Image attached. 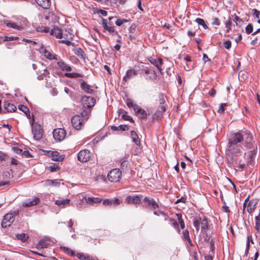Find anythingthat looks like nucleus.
Returning <instances> with one entry per match:
<instances>
[{"instance_id":"nucleus-8","label":"nucleus","mask_w":260,"mask_h":260,"mask_svg":"<svg viewBox=\"0 0 260 260\" xmlns=\"http://www.w3.org/2000/svg\"><path fill=\"white\" fill-rule=\"evenodd\" d=\"M142 72H144L147 76V79L150 80H154L157 78L156 74L153 69V68L151 67H145L142 70Z\"/></svg>"},{"instance_id":"nucleus-35","label":"nucleus","mask_w":260,"mask_h":260,"mask_svg":"<svg viewBox=\"0 0 260 260\" xmlns=\"http://www.w3.org/2000/svg\"><path fill=\"white\" fill-rule=\"evenodd\" d=\"M170 221V223L176 229L177 232L180 234V230L179 228V224L177 222L176 220L173 218H169V219Z\"/></svg>"},{"instance_id":"nucleus-28","label":"nucleus","mask_w":260,"mask_h":260,"mask_svg":"<svg viewBox=\"0 0 260 260\" xmlns=\"http://www.w3.org/2000/svg\"><path fill=\"white\" fill-rule=\"evenodd\" d=\"M43 54H44V55L47 58H48V59H49L50 60H53V59L57 60V55H56L52 53L51 52H50L49 51L46 50V49H44V50H43Z\"/></svg>"},{"instance_id":"nucleus-58","label":"nucleus","mask_w":260,"mask_h":260,"mask_svg":"<svg viewBox=\"0 0 260 260\" xmlns=\"http://www.w3.org/2000/svg\"><path fill=\"white\" fill-rule=\"evenodd\" d=\"M60 168L58 167V165H53L49 167V170L51 172L57 171V170H59Z\"/></svg>"},{"instance_id":"nucleus-61","label":"nucleus","mask_w":260,"mask_h":260,"mask_svg":"<svg viewBox=\"0 0 260 260\" xmlns=\"http://www.w3.org/2000/svg\"><path fill=\"white\" fill-rule=\"evenodd\" d=\"M212 25H220V23L219 21V19L217 17H214L212 19Z\"/></svg>"},{"instance_id":"nucleus-19","label":"nucleus","mask_w":260,"mask_h":260,"mask_svg":"<svg viewBox=\"0 0 260 260\" xmlns=\"http://www.w3.org/2000/svg\"><path fill=\"white\" fill-rule=\"evenodd\" d=\"M80 87L87 93L92 94L94 92V90L91 88V86L84 81L81 83Z\"/></svg>"},{"instance_id":"nucleus-46","label":"nucleus","mask_w":260,"mask_h":260,"mask_svg":"<svg viewBox=\"0 0 260 260\" xmlns=\"http://www.w3.org/2000/svg\"><path fill=\"white\" fill-rule=\"evenodd\" d=\"M252 140V136L251 135L248 134L247 137L245 138L246 146L250 147L251 145V142Z\"/></svg>"},{"instance_id":"nucleus-39","label":"nucleus","mask_w":260,"mask_h":260,"mask_svg":"<svg viewBox=\"0 0 260 260\" xmlns=\"http://www.w3.org/2000/svg\"><path fill=\"white\" fill-rule=\"evenodd\" d=\"M60 183L56 180H47L45 182L46 186H57L59 185Z\"/></svg>"},{"instance_id":"nucleus-1","label":"nucleus","mask_w":260,"mask_h":260,"mask_svg":"<svg viewBox=\"0 0 260 260\" xmlns=\"http://www.w3.org/2000/svg\"><path fill=\"white\" fill-rule=\"evenodd\" d=\"M208 223V220L205 217L196 218L193 220V225L197 231H199L200 226L202 232L206 231L209 229Z\"/></svg>"},{"instance_id":"nucleus-26","label":"nucleus","mask_w":260,"mask_h":260,"mask_svg":"<svg viewBox=\"0 0 260 260\" xmlns=\"http://www.w3.org/2000/svg\"><path fill=\"white\" fill-rule=\"evenodd\" d=\"M91 112V110L89 108H85L80 113L79 115L81 116V118L84 120V121H86L87 119L89 118Z\"/></svg>"},{"instance_id":"nucleus-47","label":"nucleus","mask_w":260,"mask_h":260,"mask_svg":"<svg viewBox=\"0 0 260 260\" xmlns=\"http://www.w3.org/2000/svg\"><path fill=\"white\" fill-rule=\"evenodd\" d=\"M122 118L125 120H128L132 122H134V120L130 116L127 115V112H125L122 115Z\"/></svg>"},{"instance_id":"nucleus-17","label":"nucleus","mask_w":260,"mask_h":260,"mask_svg":"<svg viewBox=\"0 0 260 260\" xmlns=\"http://www.w3.org/2000/svg\"><path fill=\"white\" fill-rule=\"evenodd\" d=\"M166 111V107L165 105H162L159 107L153 115V119L157 120L160 119L162 117L164 112Z\"/></svg>"},{"instance_id":"nucleus-24","label":"nucleus","mask_w":260,"mask_h":260,"mask_svg":"<svg viewBox=\"0 0 260 260\" xmlns=\"http://www.w3.org/2000/svg\"><path fill=\"white\" fill-rule=\"evenodd\" d=\"M257 202L256 200H251L247 205V211L249 213H251L256 208Z\"/></svg>"},{"instance_id":"nucleus-60","label":"nucleus","mask_w":260,"mask_h":260,"mask_svg":"<svg viewBox=\"0 0 260 260\" xmlns=\"http://www.w3.org/2000/svg\"><path fill=\"white\" fill-rule=\"evenodd\" d=\"M24 114H25V115L26 116V117L30 119L29 120V123L31 125H33L34 124V123L35 122V119L34 118H31V116H30V112H29V111H28V112L27 113H24Z\"/></svg>"},{"instance_id":"nucleus-34","label":"nucleus","mask_w":260,"mask_h":260,"mask_svg":"<svg viewBox=\"0 0 260 260\" xmlns=\"http://www.w3.org/2000/svg\"><path fill=\"white\" fill-rule=\"evenodd\" d=\"M59 153L57 151L52 153V159L55 161H61L63 160L64 156L60 155L58 156Z\"/></svg>"},{"instance_id":"nucleus-15","label":"nucleus","mask_w":260,"mask_h":260,"mask_svg":"<svg viewBox=\"0 0 260 260\" xmlns=\"http://www.w3.org/2000/svg\"><path fill=\"white\" fill-rule=\"evenodd\" d=\"M40 200L38 197H35L32 199H28L25 200L22 203V206L24 207H30L35 206L39 203Z\"/></svg>"},{"instance_id":"nucleus-29","label":"nucleus","mask_w":260,"mask_h":260,"mask_svg":"<svg viewBox=\"0 0 260 260\" xmlns=\"http://www.w3.org/2000/svg\"><path fill=\"white\" fill-rule=\"evenodd\" d=\"M5 109L8 112H13L16 111V107L13 104L9 103H6L4 105Z\"/></svg>"},{"instance_id":"nucleus-59","label":"nucleus","mask_w":260,"mask_h":260,"mask_svg":"<svg viewBox=\"0 0 260 260\" xmlns=\"http://www.w3.org/2000/svg\"><path fill=\"white\" fill-rule=\"evenodd\" d=\"M133 109L136 115H139V113L140 112V111L142 109V108H141L138 105L134 106V107Z\"/></svg>"},{"instance_id":"nucleus-11","label":"nucleus","mask_w":260,"mask_h":260,"mask_svg":"<svg viewBox=\"0 0 260 260\" xmlns=\"http://www.w3.org/2000/svg\"><path fill=\"white\" fill-rule=\"evenodd\" d=\"M32 68L34 70H36L37 74H49L47 68L42 62H38L36 63L32 64Z\"/></svg>"},{"instance_id":"nucleus-22","label":"nucleus","mask_w":260,"mask_h":260,"mask_svg":"<svg viewBox=\"0 0 260 260\" xmlns=\"http://www.w3.org/2000/svg\"><path fill=\"white\" fill-rule=\"evenodd\" d=\"M57 64L59 68L63 71L70 72L72 71V68L63 60L58 61Z\"/></svg>"},{"instance_id":"nucleus-37","label":"nucleus","mask_w":260,"mask_h":260,"mask_svg":"<svg viewBox=\"0 0 260 260\" xmlns=\"http://www.w3.org/2000/svg\"><path fill=\"white\" fill-rule=\"evenodd\" d=\"M4 22L6 25L9 27H12L16 29H20L22 27L21 26L17 25L15 23L9 22L7 20H4Z\"/></svg>"},{"instance_id":"nucleus-5","label":"nucleus","mask_w":260,"mask_h":260,"mask_svg":"<svg viewBox=\"0 0 260 260\" xmlns=\"http://www.w3.org/2000/svg\"><path fill=\"white\" fill-rule=\"evenodd\" d=\"M14 220L15 216L13 214H6L3 217L1 225L3 228H7L11 226Z\"/></svg>"},{"instance_id":"nucleus-32","label":"nucleus","mask_w":260,"mask_h":260,"mask_svg":"<svg viewBox=\"0 0 260 260\" xmlns=\"http://www.w3.org/2000/svg\"><path fill=\"white\" fill-rule=\"evenodd\" d=\"M129 128V127L127 125H120L118 126H111V129L113 131H127Z\"/></svg>"},{"instance_id":"nucleus-31","label":"nucleus","mask_w":260,"mask_h":260,"mask_svg":"<svg viewBox=\"0 0 260 260\" xmlns=\"http://www.w3.org/2000/svg\"><path fill=\"white\" fill-rule=\"evenodd\" d=\"M158 101L159 102V104L162 105H166V102L167 101V96L162 93H159L158 95Z\"/></svg>"},{"instance_id":"nucleus-14","label":"nucleus","mask_w":260,"mask_h":260,"mask_svg":"<svg viewBox=\"0 0 260 260\" xmlns=\"http://www.w3.org/2000/svg\"><path fill=\"white\" fill-rule=\"evenodd\" d=\"M3 177L5 180V181L0 182V186L9 184V180L13 177V171L12 170L4 171L3 174Z\"/></svg>"},{"instance_id":"nucleus-56","label":"nucleus","mask_w":260,"mask_h":260,"mask_svg":"<svg viewBox=\"0 0 260 260\" xmlns=\"http://www.w3.org/2000/svg\"><path fill=\"white\" fill-rule=\"evenodd\" d=\"M112 205H114V206H116L119 205L121 203V201L116 198L111 199Z\"/></svg>"},{"instance_id":"nucleus-38","label":"nucleus","mask_w":260,"mask_h":260,"mask_svg":"<svg viewBox=\"0 0 260 260\" xmlns=\"http://www.w3.org/2000/svg\"><path fill=\"white\" fill-rule=\"evenodd\" d=\"M86 202L87 203H100L102 201V199L99 198H93V197H89L87 199H86Z\"/></svg>"},{"instance_id":"nucleus-51","label":"nucleus","mask_w":260,"mask_h":260,"mask_svg":"<svg viewBox=\"0 0 260 260\" xmlns=\"http://www.w3.org/2000/svg\"><path fill=\"white\" fill-rule=\"evenodd\" d=\"M253 31V26L251 23L248 24L246 28L245 31L247 34H251Z\"/></svg>"},{"instance_id":"nucleus-4","label":"nucleus","mask_w":260,"mask_h":260,"mask_svg":"<svg viewBox=\"0 0 260 260\" xmlns=\"http://www.w3.org/2000/svg\"><path fill=\"white\" fill-rule=\"evenodd\" d=\"M71 122L73 127L77 130L81 129L85 122L79 115L74 116L72 118Z\"/></svg>"},{"instance_id":"nucleus-36","label":"nucleus","mask_w":260,"mask_h":260,"mask_svg":"<svg viewBox=\"0 0 260 260\" xmlns=\"http://www.w3.org/2000/svg\"><path fill=\"white\" fill-rule=\"evenodd\" d=\"M16 237L17 239L21 240L23 242H24L28 239L29 237L27 234L21 233L16 235Z\"/></svg>"},{"instance_id":"nucleus-57","label":"nucleus","mask_w":260,"mask_h":260,"mask_svg":"<svg viewBox=\"0 0 260 260\" xmlns=\"http://www.w3.org/2000/svg\"><path fill=\"white\" fill-rule=\"evenodd\" d=\"M253 15L254 16L257 20L260 18V11L257 10L256 9H253L252 10Z\"/></svg>"},{"instance_id":"nucleus-52","label":"nucleus","mask_w":260,"mask_h":260,"mask_svg":"<svg viewBox=\"0 0 260 260\" xmlns=\"http://www.w3.org/2000/svg\"><path fill=\"white\" fill-rule=\"evenodd\" d=\"M18 109L19 110L22 111L24 113H27L29 111V109L23 105H20L18 106Z\"/></svg>"},{"instance_id":"nucleus-16","label":"nucleus","mask_w":260,"mask_h":260,"mask_svg":"<svg viewBox=\"0 0 260 260\" xmlns=\"http://www.w3.org/2000/svg\"><path fill=\"white\" fill-rule=\"evenodd\" d=\"M144 201L146 203L145 205L146 207L150 208L154 210L158 208V205L153 198L145 197Z\"/></svg>"},{"instance_id":"nucleus-12","label":"nucleus","mask_w":260,"mask_h":260,"mask_svg":"<svg viewBox=\"0 0 260 260\" xmlns=\"http://www.w3.org/2000/svg\"><path fill=\"white\" fill-rule=\"evenodd\" d=\"M32 125V133L36 140H40L43 136V130L40 125Z\"/></svg>"},{"instance_id":"nucleus-2","label":"nucleus","mask_w":260,"mask_h":260,"mask_svg":"<svg viewBox=\"0 0 260 260\" xmlns=\"http://www.w3.org/2000/svg\"><path fill=\"white\" fill-rule=\"evenodd\" d=\"M243 136L239 132L231 134L229 138L228 144H240L244 141Z\"/></svg>"},{"instance_id":"nucleus-53","label":"nucleus","mask_w":260,"mask_h":260,"mask_svg":"<svg viewBox=\"0 0 260 260\" xmlns=\"http://www.w3.org/2000/svg\"><path fill=\"white\" fill-rule=\"evenodd\" d=\"M138 116H140V118H145L147 116V113L145 110L142 109L140 111V112L139 113V115Z\"/></svg>"},{"instance_id":"nucleus-40","label":"nucleus","mask_w":260,"mask_h":260,"mask_svg":"<svg viewBox=\"0 0 260 260\" xmlns=\"http://www.w3.org/2000/svg\"><path fill=\"white\" fill-rule=\"evenodd\" d=\"M176 216L177 217V219L178 220V222L180 224V227L182 229H185V223L184 222L183 219H182V215L181 213L176 214Z\"/></svg>"},{"instance_id":"nucleus-3","label":"nucleus","mask_w":260,"mask_h":260,"mask_svg":"<svg viewBox=\"0 0 260 260\" xmlns=\"http://www.w3.org/2000/svg\"><path fill=\"white\" fill-rule=\"evenodd\" d=\"M121 177V172L119 169H114L108 174V179L111 182H118Z\"/></svg>"},{"instance_id":"nucleus-27","label":"nucleus","mask_w":260,"mask_h":260,"mask_svg":"<svg viewBox=\"0 0 260 260\" xmlns=\"http://www.w3.org/2000/svg\"><path fill=\"white\" fill-rule=\"evenodd\" d=\"M70 203V199H66L63 200H57L55 201V204L58 206H59L61 208H64L66 206L69 205Z\"/></svg>"},{"instance_id":"nucleus-18","label":"nucleus","mask_w":260,"mask_h":260,"mask_svg":"<svg viewBox=\"0 0 260 260\" xmlns=\"http://www.w3.org/2000/svg\"><path fill=\"white\" fill-rule=\"evenodd\" d=\"M50 34L51 35L54 36L58 39L63 38V36L64 34L63 31L58 27H55L52 29L51 30Z\"/></svg>"},{"instance_id":"nucleus-9","label":"nucleus","mask_w":260,"mask_h":260,"mask_svg":"<svg viewBox=\"0 0 260 260\" xmlns=\"http://www.w3.org/2000/svg\"><path fill=\"white\" fill-rule=\"evenodd\" d=\"M53 136L55 140L61 141L65 138L66 136V132L63 128H56L53 131Z\"/></svg>"},{"instance_id":"nucleus-63","label":"nucleus","mask_w":260,"mask_h":260,"mask_svg":"<svg viewBox=\"0 0 260 260\" xmlns=\"http://www.w3.org/2000/svg\"><path fill=\"white\" fill-rule=\"evenodd\" d=\"M182 237L184 239H186L188 238L189 237V233L187 230H185L182 232Z\"/></svg>"},{"instance_id":"nucleus-20","label":"nucleus","mask_w":260,"mask_h":260,"mask_svg":"<svg viewBox=\"0 0 260 260\" xmlns=\"http://www.w3.org/2000/svg\"><path fill=\"white\" fill-rule=\"evenodd\" d=\"M102 24L104 29L108 30L109 32H114L115 35H117L119 38H121V36L118 34L117 32H114V28L113 27L109 26L108 25L107 20L106 19H102Z\"/></svg>"},{"instance_id":"nucleus-55","label":"nucleus","mask_w":260,"mask_h":260,"mask_svg":"<svg viewBox=\"0 0 260 260\" xmlns=\"http://www.w3.org/2000/svg\"><path fill=\"white\" fill-rule=\"evenodd\" d=\"M128 20L127 19H117L116 22H115V24L117 25V26H121L122 24H123L124 22H127Z\"/></svg>"},{"instance_id":"nucleus-62","label":"nucleus","mask_w":260,"mask_h":260,"mask_svg":"<svg viewBox=\"0 0 260 260\" xmlns=\"http://www.w3.org/2000/svg\"><path fill=\"white\" fill-rule=\"evenodd\" d=\"M77 257L80 260H85L87 255L84 254L83 253H78L77 254Z\"/></svg>"},{"instance_id":"nucleus-33","label":"nucleus","mask_w":260,"mask_h":260,"mask_svg":"<svg viewBox=\"0 0 260 260\" xmlns=\"http://www.w3.org/2000/svg\"><path fill=\"white\" fill-rule=\"evenodd\" d=\"M74 53L76 55L78 56L80 58L84 59L85 54L84 51L80 48H77L74 50Z\"/></svg>"},{"instance_id":"nucleus-10","label":"nucleus","mask_w":260,"mask_h":260,"mask_svg":"<svg viewBox=\"0 0 260 260\" xmlns=\"http://www.w3.org/2000/svg\"><path fill=\"white\" fill-rule=\"evenodd\" d=\"M90 157V152L87 149L81 150L78 154L77 158L79 161L82 162L88 161Z\"/></svg>"},{"instance_id":"nucleus-44","label":"nucleus","mask_w":260,"mask_h":260,"mask_svg":"<svg viewBox=\"0 0 260 260\" xmlns=\"http://www.w3.org/2000/svg\"><path fill=\"white\" fill-rule=\"evenodd\" d=\"M256 151L255 150H252V151H251L250 152V153H249V163L250 164H252V162L254 160V159L256 156Z\"/></svg>"},{"instance_id":"nucleus-23","label":"nucleus","mask_w":260,"mask_h":260,"mask_svg":"<svg viewBox=\"0 0 260 260\" xmlns=\"http://www.w3.org/2000/svg\"><path fill=\"white\" fill-rule=\"evenodd\" d=\"M39 6L43 9H48L51 6L50 0H35Z\"/></svg>"},{"instance_id":"nucleus-48","label":"nucleus","mask_w":260,"mask_h":260,"mask_svg":"<svg viewBox=\"0 0 260 260\" xmlns=\"http://www.w3.org/2000/svg\"><path fill=\"white\" fill-rule=\"evenodd\" d=\"M65 76L69 78H77L81 76L80 74L76 73H66Z\"/></svg>"},{"instance_id":"nucleus-45","label":"nucleus","mask_w":260,"mask_h":260,"mask_svg":"<svg viewBox=\"0 0 260 260\" xmlns=\"http://www.w3.org/2000/svg\"><path fill=\"white\" fill-rule=\"evenodd\" d=\"M225 25L226 28H227L226 31L229 32V30L231 29L232 26V21L230 16H229L228 19L225 21Z\"/></svg>"},{"instance_id":"nucleus-6","label":"nucleus","mask_w":260,"mask_h":260,"mask_svg":"<svg viewBox=\"0 0 260 260\" xmlns=\"http://www.w3.org/2000/svg\"><path fill=\"white\" fill-rule=\"evenodd\" d=\"M81 102L84 108L91 109L94 106L95 100L93 97L84 95L81 99Z\"/></svg>"},{"instance_id":"nucleus-42","label":"nucleus","mask_w":260,"mask_h":260,"mask_svg":"<svg viewBox=\"0 0 260 260\" xmlns=\"http://www.w3.org/2000/svg\"><path fill=\"white\" fill-rule=\"evenodd\" d=\"M49 245V243L45 241V240H41L39 241L37 245V248H44L47 247Z\"/></svg>"},{"instance_id":"nucleus-25","label":"nucleus","mask_w":260,"mask_h":260,"mask_svg":"<svg viewBox=\"0 0 260 260\" xmlns=\"http://www.w3.org/2000/svg\"><path fill=\"white\" fill-rule=\"evenodd\" d=\"M137 72L133 69H130L126 72L125 76L123 77V80L125 82L127 81L130 79L134 77L137 75Z\"/></svg>"},{"instance_id":"nucleus-50","label":"nucleus","mask_w":260,"mask_h":260,"mask_svg":"<svg viewBox=\"0 0 260 260\" xmlns=\"http://www.w3.org/2000/svg\"><path fill=\"white\" fill-rule=\"evenodd\" d=\"M126 105L129 108H133L134 107V106L136 105L137 104L134 103L133 101V100L131 99H127L126 100Z\"/></svg>"},{"instance_id":"nucleus-64","label":"nucleus","mask_w":260,"mask_h":260,"mask_svg":"<svg viewBox=\"0 0 260 260\" xmlns=\"http://www.w3.org/2000/svg\"><path fill=\"white\" fill-rule=\"evenodd\" d=\"M224 47L227 49H229L231 47V42L230 41H226L223 43Z\"/></svg>"},{"instance_id":"nucleus-7","label":"nucleus","mask_w":260,"mask_h":260,"mask_svg":"<svg viewBox=\"0 0 260 260\" xmlns=\"http://www.w3.org/2000/svg\"><path fill=\"white\" fill-rule=\"evenodd\" d=\"M142 198L143 196L141 194L128 196L126 198L125 202L129 204L139 205L141 203Z\"/></svg>"},{"instance_id":"nucleus-49","label":"nucleus","mask_w":260,"mask_h":260,"mask_svg":"<svg viewBox=\"0 0 260 260\" xmlns=\"http://www.w3.org/2000/svg\"><path fill=\"white\" fill-rule=\"evenodd\" d=\"M126 105L129 108H133L134 107V106L136 105L137 104L134 103L133 101V100L131 99H127L126 100Z\"/></svg>"},{"instance_id":"nucleus-21","label":"nucleus","mask_w":260,"mask_h":260,"mask_svg":"<svg viewBox=\"0 0 260 260\" xmlns=\"http://www.w3.org/2000/svg\"><path fill=\"white\" fill-rule=\"evenodd\" d=\"M150 62L152 64L155 66L157 68L159 72H161L163 70V69L161 67L163 63V61L161 58H158V59L152 58L151 60H150Z\"/></svg>"},{"instance_id":"nucleus-43","label":"nucleus","mask_w":260,"mask_h":260,"mask_svg":"<svg viewBox=\"0 0 260 260\" xmlns=\"http://www.w3.org/2000/svg\"><path fill=\"white\" fill-rule=\"evenodd\" d=\"M195 21H196L197 23H198L199 24L202 25V26H203V27L205 29H207V28H208V26H207V25L205 23V21L204 20V19H201V18H197L195 20Z\"/></svg>"},{"instance_id":"nucleus-30","label":"nucleus","mask_w":260,"mask_h":260,"mask_svg":"<svg viewBox=\"0 0 260 260\" xmlns=\"http://www.w3.org/2000/svg\"><path fill=\"white\" fill-rule=\"evenodd\" d=\"M131 138L133 140V142L137 145H140V141L138 135L135 131H132L131 132Z\"/></svg>"},{"instance_id":"nucleus-41","label":"nucleus","mask_w":260,"mask_h":260,"mask_svg":"<svg viewBox=\"0 0 260 260\" xmlns=\"http://www.w3.org/2000/svg\"><path fill=\"white\" fill-rule=\"evenodd\" d=\"M61 248L62 249V250L67 254L70 255V256H75V253L73 250H72L71 248H69L68 247H61Z\"/></svg>"},{"instance_id":"nucleus-13","label":"nucleus","mask_w":260,"mask_h":260,"mask_svg":"<svg viewBox=\"0 0 260 260\" xmlns=\"http://www.w3.org/2000/svg\"><path fill=\"white\" fill-rule=\"evenodd\" d=\"M243 149V147L241 144H228L229 151L234 155H238L242 153Z\"/></svg>"},{"instance_id":"nucleus-54","label":"nucleus","mask_w":260,"mask_h":260,"mask_svg":"<svg viewBox=\"0 0 260 260\" xmlns=\"http://www.w3.org/2000/svg\"><path fill=\"white\" fill-rule=\"evenodd\" d=\"M18 38L16 37H8V36H5L4 38V41H11L14 40H18Z\"/></svg>"}]
</instances>
